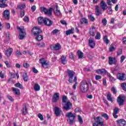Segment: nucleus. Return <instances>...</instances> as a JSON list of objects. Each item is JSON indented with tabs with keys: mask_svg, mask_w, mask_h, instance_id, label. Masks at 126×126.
<instances>
[{
	"mask_svg": "<svg viewBox=\"0 0 126 126\" xmlns=\"http://www.w3.org/2000/svg\"><path fill=\"white\" fill-rule=\"evenodd\" d=\"M37 117L38 118H39V119H40V121H44V117L41 113H39L37 115Z\"/></svg>",
	"mask_w": 126,
	"mask_h": 126,
	"instance_id": "nucleus-46",
	"label": "nucleus"
},
{
	"mask_svg": "<svg viewBox=\"0 0 126 126\" xmlns=\"http://www.w3.org/2000/svg\"><path fill=\"white\" fill-rule=\"evenodd\" d=\"M78 55L79 59H82L84 56L83 53L80 51H78Z\"/></svg>",
	"mask_w": 126,
	"mask_h": 126,
	"instance_id": "nucleus-36",
	"label": "nucleus"
},
{
	"mask_svg": "<svg viewBox=\"0 0 126 126\" xmlns=\"http://www.w3.org/2000/svg\"><path fill=\"white\" fill-rule=\"evenodd\" d=\"M60 99V93H55L52 98V101L54 103H57L58 100Z\"/></svg>",
	"mask_w": 126,
	"mask_h": 126,
	"instance_id": "nucleus-14",
	"label": "nucleus"
},
{
	"mask_svg": "<svg viewBox=\"0 0 126 126\" xmlns=\"http://www.w3.org/2000/svg\"><path fill=\"white\" fill-rule=\"evenodd\" d=\"M23 78L24 81H25L26 82L28 81V75H27V73H24L23 74Z\"/></svg>",
	"mask_w": 126,
	"mask_h": 126,
	"instance_id": "nucleus-33",
	"label": "nucleus"
},
{
	"mask_svg": "<svg viewBox=\"0 0 126 126\" xmlns=\"http://www.w3.org/2000/svg\"><path fill=\"white\" fill-rule=\"evenodd\" d=\"M123 53V50L122 49H119L117 51V56H120Z\"/></svg>",
	"mask_w": 126,
	"mask_h": 126,
	"instance_id": "nucleus-54",
	"label": "nucleus"
},
{
	"mask_svg": "<svg viewBox=\"0 0 126 126\" xmlns=\"http://www.w3.org/2000/svg\"><path fill=\"white\" fill-rule=\"evenodd\" d=\"M107 13L109 14H112V13H113V10L112 9L111 6L108 7V9L107 10Z\"/></svg>",
	"mask_w": 126,
	"mask_h": 126,
	"instance_id": "nucleus-44",
	"label": "nucleus"
},
{
	"mask_svg": "<svg viewBox=\"0 0 126 126\" xmlns=\"http://www.w3.org/2000/svg\"><path fill=\"white\" fill-rule=\"evenodd\" d=\"M89 18L90 19V20H91V21H94V20H95V18H94V17L93 16H92V15H90L89 16Z\"/></svg>",
	"mask_w": 126,
	"mask_h": 126,
	"instance_id": "nucleus-51",
	"label": "nucleus"
},
{
	"mask_svg": "<svg viewBox=\"0 0 126 126\" xmlns=\"http://www.w3.org/2000/svg\"><path fill=\"white\" fill-rule=\"evenodd\" d=\"M36 40L37 41H41V40H43V36L41 35H38L36 36Z\"/></svg>",
	"mask_w": 126,
	"mask_h": 126,
	"instance_id": "nucleus-42",
	"label": "nucleus"
},
{
	"mask_svg": "<svg viewBox=\"0 0 126 126\" xmlns=\"http://www.w3.org/2000/svg\"><path fill=\"white\" fill-rule=\"evenodd\" d=\"M95 39L96 40H100V39H101V34H100V32L96 33Z\"/></svg>",
	"mask_w": 126,
	"mask_h": 126,
	"instance_id": "nucleus-41",
	"label": "nucleus"
},
{
	"mask_svg": "<svg viewBox=\"0 0 126 126\" xmlns=\"http://www.w3.org/2000/svg\"><path fill=\"white\" fill-rule=\"evenodd\" d=\"M95 14L97 16H99V15H101L102 13H103V11L101 8H100V7L98 5L95 6Z\"/></svg>",
	"mask_w": 126,
	"mask_h": 126,
	"instance_id": "nucleus-12",
	"label": "nucleus"
},
{
	"mask_svg": "<svg viewBox=\"0 0 126 126\" xmlns=\"http://www.w3.org/2000/svg\"><path fill=\"white\" fill-rule=\"evenodd\" d=\"M17 29L20 31V33L19 34L20 40H22V39L25 38V35H26V33L25 32V30H24V28L23 27H17Z\"/></svg>",
	"mask_w": 126,
	"mask_h": 126,
	"instance_id": "nucleus-5",
	"label": "nucleus"
},
{
	"mask_svg": "<svg viewBox=\"0 0 126 126\" xmlns=\"http://www.w3.org/2000/svg\"><path fill=\"white\" fill-rule=\"evenodd\" d=\"M90 34L91 36H95V27H93L90 30Z\"/></svg>",
	"mask_w": 126,
	"mask_h": 126,
	"instance_id": "nucleus-30",
	"label": "nucleus"
},
{
	"mask_svg": "<svg viewBox=\"0 0 126 126\" xmlns=\"http://www.w3.org/2000/svg\"><path fill=\"white\" fill-rule=\"evenodd\" d=\"M22 55V53H21L19 50H17L16 52V56L17 57H20Z\"/></svg>",
	"mask_w": 126,
	"mask_h": 126,
	"instance_id": "nucleus-48",
	"label": "nucleus"
},
{
	"mask_svg": "<svg viewBox=\"0 0 126 126\" xmlns=\"http://www.w3.org/2000/svg\"><path fill=\"white\" fill-rule=\"evenodd\" d=\"M67 100V97H66V96L63 95L62 97V102H63V103H66Z\"/></svg>",
	"mask_w": 126,
	"mask_h": 126,
	"instance_id": "nucleus-45",
	"label": "nucleus"
},
{
	"mask_svg": "<svg viewBox=\"0 0 126 126\" xmlns=\"http://www.w3.org/2000/svg\"><path fill=\"white\" fill-rule=\"evenodd\" d=\"M41 11L44 12L45 14L51 16L52 15V12L53 11V8H50L49 9H47V8L45 7H41L40 8Z\"/></svg>",
	"mask_w": 126,
	"mask_h": 126,
	"instance_id": "nucleus-4",
	"label": "nucleus"
},
{
	"mask_svg": "<svg viewBox=\"0 0 126 126\" xmlns=\"http://www.w3.org/2000/svg\"><path fill=\"white\" fill-rule=\"evenodd\" d=\"M101 73L105 74V73H107V70L105 69H101Z\"/></svg>",
	"mask_w": 126,
	"mask_h": 126,
	"instance_id": "nucleus-60",
	"label": "nucleus"
},
{
	"mask_svg": "<svg viewBox=\"0 0 126 126\" xmlns=\"http://www.w3.org/2000/svg\"><path fill=\"white\" fill-rule=\"evenodd\" d=\"M122 42H123V44H126V37H123Z\"/></svg>",
	"mask_w": 126,
	"mask_h": 126,
	"instance_id": "nucleus-64",
	"label": "nucleus"
},
{
	"mask_svg": "<svg viewBox=\"0 0 126 126\" xmlns=\"http://www.w3.org/2000/svg\"><path fill=\"white\" fill-rule=\"evenodd\" d=\"M126 98V96L124 94L120 95L117 97V102L119 105V106H122V105H124V102L125 101V99Z\"/></svg>",
	"mask_w": 126,
	"mask_h": 126,
	"instance_id": "nucleus-6",
	"label": "nucleus"
},
{
	"mask_svg": "<svg viewBox=\"0 0 126 126\" xmlns=\"http://www.w3.org/2000/svg\"><path fill=\"white\" fill-rule=\"evenodd\" d=\"M3 17L5 19H9V10H5L3 12Z\"/></svg>",
	"mask_w": 126,
	"mask_h": 126,
	"instance_id": "nucleus-25",
	"label": "nucleus"
},
{
	"mask_svg": "<svg viewBox=\"0 0 126 126\" xmlns=\"http://www.w3.org/2000/svg\"><path fill=\"white\" fill-rule=\"evenodd\" d=\"M116 122L118 126H125L126 125V121L124 119H120Z\"/></svg>",
	"mask_w": 126,
	"mask_h": 126,
	"instance_id": "nucleus-16",
	"label": "nucleus"
},
{
	"mask_svg": "<svg viewBox=\"0 0 126 126\" xmlns=\"http://www.w3.org/2000/svg\"><path fill=\"white\" fill-rule=\"evenodd\" d=\"M107 99L108 101H109L110 102H111V103H113L114 102V100L115 98L113 97H112V94L109 92L106 96Z\"/></svg>",
	"mask_w": 126,
	"mask_h": 126,
	"instance_id": "nucleus-23",
	"label": "nucleus"
},
{
	"mask_svg": "<svg viewBox=\"0 0 126 126\" xmlns=\"http://www.w3.org/2000/svg\"><path fill=\"white\" fill-rule=\"evenodd\" d=\"M37 21L38 22V24H42V23H44L45 18L41 17H39L37 19Z\"/></svg>",
	"mask_w": 126,
	"mask_h": 126,
	"instance_id": "nucleus-32",
	"label": "nucleus"
},
{
	"mask_svg": "<svg viewBox=\"0 0 126 126\" xmlns=\"http://www.w3.org/2000/svg\"><path fill=\"white\" fill-rule=\"evenodd\" d=\"M111 91L113 92V94H117V90L114 87L112 88Z\"/></svg>",
	"mask_w": 126,
	"mask_h": 126,
	"instance_id": "nucleus-50",
	"label": "nucleus"
},
{
	"mask_svg": "<svg viewBox=\"0 0 126 126\" xmlns=\"http://www.w3.org/2000/svg\"><path fill=\"white\" fill-rule=\"evenodd\" d=\"M39 62L44 68H48L49 67V63H48V61L45 60L44 59L42 58L40 59Z\"/></svg>",
	"mask_w": 126,
	"mask_h": 126,
	"instance_id": "nucleus-8",
	"label": "nucleus"
},
{
	"mask_svg": "<svg viewBox=\"0 0 126 126\" xmlns=\"http://www.w3.org/2000/svg\"><path fill=\"white\" fill-rule=\"evenodd\" d=\"M77 77H76V76H75L73 80V82H75V84L73 86V89H76V86L78 85V83H77Z\"/></svg>",
	"mask_w": 126,
	"mask_h": 126,
	"instance_id": "nucleus-28",
	"label": "nucleus"
},
{
	"mask_svg": "<svg viewBox=\"0 0 126 126\" xmlns=\"http://www.w3.org/2000/svg\"><path fill=\"white\" fill-rule=\"evenodd\" d=\"M32 10V11H35V10H36V6L35 5H33L32 7H31Z\"/></svg>",
	"mask_w": 126,
	"mask_h": 126,
	"instance_id": "nucleus-63",
	"label": "nucleus"
},
{
	"mask_svg": "<svg viewBox=\"0 0 126 126\" xmlns=\"http://www.w3.org/2000/svg\"><path fill=\"white\" fill-rule=\"evenodd\" d=\"M63 109L66 111H68L72 109V103L70 101H67L65 105L63 106Z\"/></svg>",
	"mask_w": 126,
	"mask_h": 126,
	"instance_id": "nucleus-10",
	"label": "nucleus"
},
{
	"mask_svg": "<svg viewBox=\"0 0 126 126\" xmlns=\"http://www.w3.org/2000/svg\"><path fill=\"white\" fill-rule=\"evenodd\" d=\"M65 117L68 118L69 120V124L70 125H72L73 124V121H74V119H75V115L73 114L72 112H67L65 114Z\"/></svg>",
	"mask_w": 126,
	"mask_h": 126,
	"instance_id": "nucleus-3",
	"label": "nucleus"
},
{
	"mask_svg": "<svg viewBox=\"0 0 126 126\" xmlns=\"http://www.w3.org/2000/svg\"><path fill=\"white\" fill-rule=\"evenodd\" d=\"M27 114H28V111H27V108L26 107V106H25L23 107V115H27Z\"/></svg>",
	"mask_w": 126,
	"mask_h": 126,
	"instance_id": "nucleus-37",
	"label": "nucleus"
},
{
	"mask_svg": "<svg viewBox=\"0 0 126 126\" xmlns=\"http://www.w3.org/2000/svg\"><path fill=\"white\" fill-rule=\"evenodd\" d=\"M4 63L5 64V65H6V67L8 68H9V67H10V64H9V63H8V62L7 61H5Z\"/></svg>",
	"mask_w": 126,
	"mask_h": 126,
	"instance_id": "nucleus-56",
	"label": "nucleus"
},
{
	"mask_svg": "<svg viewBox=\"0 0 126 126\" xmlns=\"http://www.w3.org/2000/svg\"><path fill=\"white\" fill-rule=\"evenodd\" d=\"M35 91H39L40 89V85L38 84H35L34 86Z\"/></svg>",
	"mask_w": 126,
	"mask_h": 126,
	"instance_id": "nucleus-34",
	"label": "nucleus"
},
{
	"mask_svg": "<svg viewBox=\"0 0 126 126\" xmlns=\"http://www.w3.org/2000/svg\"><path fill=\"white\" fill-rule=\"evenodd\" d=\"M74 32V28H72L71 29L68 30L65 32L66 35H70V34H73Z\"/></svg>",
	"mask_w": 126,
	"mask_h": 126,
	"instance_id": "nucleus-29",
	"label": "nucleus"
},
{
	"mask_svg": "<svg viewBox=\"0 0 126 126\" xmlns=\"http://www.w3.org/2000/svg\"><path fill=\"white\" fill-rule=\"evenodd\" d=\"M12 90L16 95H17L18 96L20 95V90H19V89L15 88H12Z\"/></svg>",
	"mask_w": 126,
	"mask_h": 126,
	"instance_id": "nucleus-26",
	"label": "nucleus"
},
{
	"mask_svg": "<svg viewBox=\"0 0 126 126\" xmlns=\"http://www.w3.org/2000/svg\"><path fill=\"white\" fill-rule=\"evenodd\" d=\"M61 48H62V46L60 43H56L50 46V49L53 51H59V50H61Z\"/></svg>",
	"mask_w": 126,
	"mask_h": 126,
	"instance_id": "nucleus-9",
	"label": "nucleus"
},
{
	"mask_svg": "<svg viewBox=\"0 0 126 126\" xmlns=\"http://www.w3.org/2000/svg\"><path fill=\"white\" fill-rule=\"evenodd\" d=\"M23 20L24 22H26V23H28L29 22V17L28 16H25L23 18Z\"/></svg>",
	"mask_w": 126,
	"mask_h": 126,
	"instance_id": "nucleus-43",
	"label": "nucleus"
},
{
	"mask_svg": "<svg viewBox=\"0 0 126 126\" xmlns=\"http://www.w3.org/2000/svg\"><path fill=\"white\" fill-rule=\"evenodd\" d=\"M120 59V63H124V61H125V60L126 59V57H125V56H122Z\"/></svg>",
	"mask_w": 126,
	"mask_h": 126,
	"instance_id": "nucleus-55",
	"label": "nucleus"
},
{
	"mask_svg": "<svg viewBox=\"0 0 126 126\" xmlns=\"http://www.w3.org/2000/svg\"><path fill=\"white\" fill-rule=\"evenodd\" d=\"M55 14L56 15H57V16H60V15H62V13H61V11L60 10H58V8H56Z\"/></svg>",
	"mask_w": 126,
	"mask_h": 126,
	"instance_id": "nucleus-39",
	"label": "nucleus"
},
{
	"mask_svg": "<svg viewBox=\"0 0 126 126\" xmlns=\"http://www.w3.org/2000/svg\"><path fill=\"white\" fill-rule=\"evenodd\" d=\"M37 45L39 47V48H43L46 46V44H45L44 42L37 43Z\"/></svg>",
	"mask_w": 126,
	"mask_h": 126,
	"instance_id": "nucleus-40",
	"label": "nucleus"
},
{
	"mask_svg": "<svg viewBox=\"0 0 126 126\" xmlns=\"http://www.w3.org/2000/svg\"><path fill=\"white\" fill-rule=\"evenodd\" d=\"M89 45L91 49H93L95 47V41H94V39L90 38L89 40Z\"/></svg>",
	"mask_w": 126,
	"mask_h": 126,
	"instance_id": "nucleus-19",
	"label": "nucleus"
},
{
	"mask_svg": "<svg viewBox=\"0 0 126 126\" xmlns=\"http://www.w3.org/2000/svg\"><path fill=\"white\" fill-rule=\"evenodd\" d=\"M78 119L80 124H83V121L82 120V118L79 115L78 116Z\"/></svg>",
	"mask_w": 126,
	"mask_h": 126,
	"instance_id": "nucleus-52",
	"label": "nucleus"
},
{
	"mask_svg": "<svg viewBox=\"0 0 126 126\" xmlns=\"http://www.w3.org/2000/svg\"><path fill=\"white\" fill-rule=\"evenodd\" d=\"M19 8H21V9L25 8V4H22L20 5Z\"/></svg>",
	"mask_w": 126,
	"mask_h": 126,
	"instance_id": "nucleus-62",
	"label": "nucleus"
},
{
	"mask_svg": "<svg viewBox=\"0 0 126 126\" xmlns=\"http://www.w3.org/2000/svg\"><path fill=\"white\" fill-rule=\"evenodd\" d=\"M23 66H24V67L27 68V67H29V64H28L27 63H24L23 64Z\"/></svg>",
	"mask_w": 126,
	"mask_h": 126,
	"instance_id": "nucleus-61",
	"label": "nucleus"
},
{
	"mask_svg": "<svg viewBox=\"0 0 126 126\" xmlns=\"http://www.w3.org/2000/svg\"><path fill=\"white\" fill-rule=\"evenodd\" d=\"M44 24L46 26H51L53 24V21L49 19L48 18H44Z\"/></svg>",
	"mask_w": 126,
	"mask_h": 126,
	"instance_id": "nucleus-18",
	"label": "nucleus"
},
{
	"mask_svg": "<svg viewBox=\"0 0 126 126\" xmlns=\"http://www.w3.org/2000/svg\"><path fill=\"white\" fill-rule=\"evenodd\" d=\"M121 87L124 90V91L126 92V83H122L121 84Z\"/></svg>",
	"mask_w": 126,
	"mask_h": 126,
	"instance_id": "nucleus-47",
	"label": "nucleus"
},
{
	"mask_svg": "<svg viewBox=\"0 0 126 126\" xmlns=\"http://www.w3.org/2000/svg\"><path fill=\"white\" fill-rule=\"evenodd\" d=\"M95 78L96 80H99V79H101V78H102V76L96 75L95 76Z\"/></svg>",
	"mask_w": 126,
	"mask_h": 126,
	"instance_id": "nucleus-57",
	"label": "nucleus"
},
{
	"mask_svg": "<svg viewBox=\"0 0 126 126\" xmlns=\"http://www.w3.org/2000/svg\"><path fill=\"white\" fill-rule=\"evenodd\" d=\"M7 0H0V7L1 8H4L7 6V4L5 3Z\"/></svg>",
	"mask_w": 126,
	"mask_h": 126,
	"instance_id": "nucleus-22",
	"label": "nucleus"
},
{
	"mask_svg": "<svg viewBox=\"0 0 126 126\" xmlns=\"http://www.w3.org/2000/svg\"><path fill=\"white\" fill-rule=\"evenodd\" d=\"M15 87H18V88H20V89H23V87L22 86L21 84H20V83H17L15 84Z\"/></svg>",
	"mask_w": 126,
	"mask_h": 126,
	"instance_id": "nucleus-38",
	"label": "nucleus"
},
{
	"mask_svg": "<svg viewBox=\"0 0 126 126\" xmlns=\"http://www.w3.org/2000/svg\"><path fill=\"white\" fill-rule=\"evenodd\" d=\"M80 90L81 92L85 93L88 91V82L85 80H82L80 83Z\"/></svg>",
	"mask_w": 126,
	"mask_h": 126,
	"instance_id": "nucleus-1",
	"label": "nucleus"
},
{
	"mask_svg": "<svg viewBox=\"0 0 126 126\" xmlns=\"http://www.w3.org/2000/svg\"><path fill=\"white\" fill-rule=\"evenodd\" d=\"M115 50H116L115 47L114 46H111L109 48V52H113V51H115Z\"/></svg>",
	"mask_w": 126,
	"mask_h": 126,
	"instance_id": "nucleus-59",
	"label": "nucleus"
},
{
	"mask_svg": "<svg viewBox=\"0 0 126 126\" xmlns=\"http://www.w3.org/2000/svg\"><path fill=\"white\" fill-rule=\"evenodd\" d=\"M101 118L100 117H97L95 120V123H94L93 126H103V122L101 121Z\"/></svg>",
	"mask_w": 126,
	"mask_h": 126,
	"instance_id": "nucleus-7",
	"label": "nucleus"
},
{
	"mask_svg": "<svg viewBox=\"0 0 126 126\" xmlns=\"http://www.w3.org/2000/svg\"><path fill=\"white\" fill-rule=\"evenodd\" d=\"M114 112L113 113V116L114 118V119H117L118 118V116L117 115V114H119V112H120V109H119V108L118 107H115L114 110Z\"/></svg>",
	"mask_w": 126,
	"mask_h": 126,
	"instance_id": "nucleus-20",
	"label": "nucleus"
},
{
	"mask_svg": "<svg viewBox=\"0 0 126 126\" xmlns=\"http://www.w3.org/2000/svg\"><path fill=\"white\" fill-rule=\"evenodd\" d=\"M80 23L82 24H88V20L86 18H82L80 20Z\"/></svg>",
	"mask_w": 126,
	"mask_h": 126,
	"instance_id": "nucleus-27",
	"label": "nucleus"
},
{
	"mask_svg": "<svg viewBox=\"0 0 126 126\" xmlns=\"http://www.w3.org/2000/svg\"><path fill=\"white\" fill-rule=\"evenodd\" d=\"M108 63L110 65L116 64V58L113 57H109Z\"/></svg>",
	"mask_w": 126,
	"mask_h": 126,
	"instance_id": "nucleus-21",
	"label": "nucleus"
},
{
	"mask_svg": "<svg viewBox=\"0 0 126 126\" xmlns=\"http://www.w3.org/2000/svg\"><path fill=\"white\" fill-rule=\"evenodd\" d=\"M62 109H61V108L58 107H55L54 108V114L57 117H60L61 116V114H62Z\"/></svg>",
	"mask_w": 126,
	"mask_h": 126,
	"instance_id": "nucleus-15",
	"label": "nucleus"
},
{
	"mask_svg": "<svg viewBox=\"0 0 126 126\" xmlns=\"http://www.w3.org/2000/svg\"><path fill=\"white\" fill-rule=\"evenodd\" d=\"M61 62L63 64H65V63H67V61H66V57H65V56H62L61 57Z\"/></svg>",
	"mask_w": 126,
	"mask_h": 126,
	"instance_id": "nucleus-31",
	"label": "nucleus"
},
{
	"mask_svg": "<svg viewBox=\"0 0 126 126\" xmlns=\"http://www.w3.org/2000/svg\"><path fill=\"white\" fill-rule=\"evenodd\" d=\"M32 32L33 34H34V35H37L38 34L42 33V30H41V29H40V28L35 27L32 30Z\"/></svg>",
	"mask_w": 126,
	"mask_h": 126,
	"instance_id": "nucleus-11",
	"label": "nucleus"
},
{
	"mask_svg": "<svg viewBox=\"0 0 126 126\" xmlns=\"http://www.w3.org/2000/svg\"><path fill=\"white\" fill-rule=\"evenodd\" d=\"M100 7L103 11H105V10L108 8V6L106 2L104 1V0H101L100 3Z\"/></svg>",
	"mask_w": 126,
	"mask_h": 126,
	"instance_id": "nucleus-13",
	"label": "nucleus"
},
{
	"mask_svg": "<svg viewBox=\"0 0 126 126\" xmlns=\"http://www.w3.org/2000/svg\"><path fill=\"white\" fill-rule=\"evenodd\" d=\"M11 54H12V48H8L5 53V56L8 58L11 56Z\"/></svg>",
	"mask_w": 126,
	"mask_h": 126,
	"instance_id": "nucleus-24",
	"label": "nucleus"
},
{
	"mask_svg": "<svg viewBox=\"0 0 126 126\" xmlns=\"http://www.w3.org/2000/svg\"><path fill=\"white\" fill-rule=\"evenodd\" d=\"M67 73L69 78L68 82L70 83H73V77L74 78V77L76 76L75 72L72 70H67Z\"/></svg>",
	"mask_w": 126,
	"mask_h": 126,
	"instance_id": "nucleus-2",
	"label": "nucleus"
},
{
	"mask_svg": "<svg viewBox=\"0 0 126 126\" xmlns=\"http://www.w3.org/2000/svg\"><path fill=\"white\" fill-rule=\"evenodd\" d=\"M117 79H119V80H121V81H125L126 79V75L124 73H123V74H121V73L118 74L117 76Z\"/></svg>",
	"mask_w": 126,
	"mask_h": 126,
	"instance_id": "nucleus-17",
	"label": "nucleus"
},
{
	"mask_svg": "<svg viewBox=\"0 0 126 126\" xmlns=\"http://www.w3.org/2000/svg\"><path fill=\"white\" fill-rule=\"evenodd\" d=\"M102 117H103V118H104V119H105V120H109V116H108V114L105 113L103 114H102Z\"/></svg>",
	"mask_w": 126,
	"mask_h": 126,
	"instance_id": "nucleus-49",
	"label": "nucleus"
},
{
	"mask_svg": "<svg viewBox=\"0 0 126 126\" xmlns=\"http://www.w3.org/2000/svg\"><path fill=\"white\" fill-rule=\"evenodd\" d=\"M5 25H6V29H8V30L10 29V24H9V23H6L5 24Z\"/></svg>",
	"mask_w": 126,
	"mask_h": 126,
	"instance_id": "nucleus-58",
	"label": "nucleus"
},
{
	"mask_svg": "<svg viewBox=\"0 0 126 126\" xmlns=\"http://www.w3.org/2000/svg\"><path fill=\"white\" fill-rule=\"evenodd\" d=\"M103 41L104 43H106V45H108L109 43H110V40L108 39V36L107 35H105L104 38H103Z\"/></svg>",
	"mask_w": 126,
	"mask_h": 126,
	"instance_id": "nucleus-35",
	"label": "nucleus"
},
{
	"mask_svg": "<svg viewBox=\"0 0 126 126\" xmlns=\"http://www.w3.org/2000/svg\"><path fill=\"white\" fill-rule=\"evenodd\" d=\"M102 23H103L104 26H106L107 25V20L106 19H103L102 20Z\"/></svg>",
	"mask_w": 126,
	"mask_h": 126,
	"instance_id": "nucleus-53",
	"label": "nucleus"
}]
</instances>
